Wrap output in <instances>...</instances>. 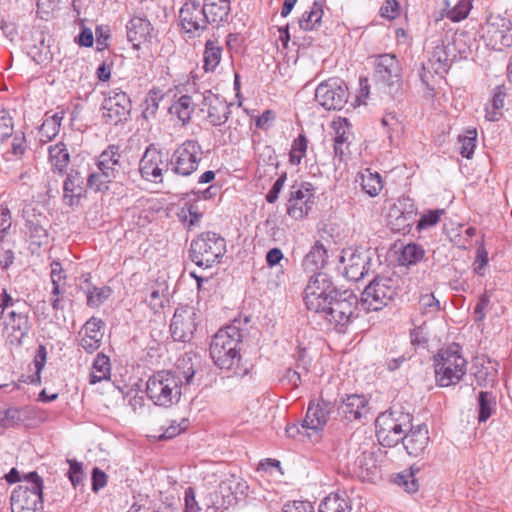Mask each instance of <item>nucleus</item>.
I'll return each mask as SVG.
<instances>
[{
	"mask_svg": "<svg viewBox=\"0 0 512 512\" xmlns=\"http://www.w3.org/2000/svg\"><path fill=\"white\" fill-rule=\"evenodd\" d=\"M195 375L191 357L183 358L174 370H162L149 377L146 393L157 406L171 407L181 398V387L190 385Z\"/></svg>",
	"mask_w": 512,
	"mask_h": 512,
	"instance_id": "f257e3e1",
	"label": "nucleus"
},
{
	"mask_svg": "<svg viewBox=\"0 0 512 512\" xmlns=\"http://www.w3.org/2000/svg\"><path fill=\"white\" fill-rule=\"evenodd\" d=\"M242 339V334L236 325H228L218 330L213 336L210 343V356L215 363L222 370H227L232 375L243 376L246 370L240 371V353L239 345Z\"/></svg>",
	"mask_w": 512,
	"mask_h": 512,
	"instance_id": "f03ea898",
	"label": "nucleus"
},
{
	"mask_svg": "<svg viewBox=\"0 0 512 512\" xmlns=\"http://www.w3.org/2000/svg\"><path fill=\"white\" fill-rule=\"evenodd\" d=\"M433 363L436 383L440 387L456 385L467 373L468 361L457 343L441 348L434 355Z\"/></svg>",
	"mask_w": 512,
	"mask_h": 512,
	"instance_id": "7ed1b4c3",
	"label": "nucleus"
},
{
	"mask_svg": "<svg viewBox=\"0 0 512 512\" xmlns=\"http://www.w3.org/2000/svg\"><path fill=\"white\" fill-rule=\"evenodd\" d=\"M358 297L352 290H339L323 312L316 317L339 332H344L348 325L357 317Z\"/></svg>",
	"mask_w": 512,
	"mask_h": 512,
	"instance_id": "20e7f679",
	"label": "nucleus"
},
{
	"mask_svg": "<svg viewBox=\"0 0 512 512\" xmlns=\"http://www.w3.org/2000/svg\"><path fill=\"white\" fill-rule=\"evenodd\" d=\"M43 480L36 472L23 476V483L18 485L11 494L12 512L43 511Z\"/></svg>",
	"mask_w": 512,
	"mask_h": 512,
	"instance_id": "39448f33",
	"label": "nucleus"
},
{
	"mask_svg": "<svg viewBox=\"0 0 512 512\" xmlns=\"http://www.w3.org/2000/svg\"><path fill=\"white\" fill-rule=\"evenodd\" d=\"M189 252L193 263L199 267L210 268L224 256L226 241L215 232H204L192 240Z\"/></svg>",
	"mask_w": 512,
	"mask_h": 512,
	"instance_id": "423d86ee",
	"label": "nucleus"
},
{
	"mask_svg": "<svg viewBox=\"0 0 512 512\" xmlns=\"http://www.w3.org/2000/svg\"><path fill=\"white\" fill-rule=\"evenodd\" d=\"M412 416L399 410L381 413L375 421L376 436L383 446L397 445L412 424Z\"/></svg>",
	"mask_w": 512,
	"mask_h": 512,
	"instance_id": "0eeeda50",
	"label": "nucleus"
},
{
	"mask_svg": "<svg viewBox=\"0 0 512 512\" xmlns=\"http://www.w3.org/2000/svg\"><path fill=\"white\" fill-rule=\"evenodd\" d=\"M339 289L325 273H317L310 277L305 289L303 300L307 310L315 317L331 304Z\"/></svg>",
	"mask_w": 512,
	"mask_h": 512,
	"instance_id": "6e6552de",
	"label": "nucleus"
},
{
	"mask_svg": "<svg viewBox=\"0 0 512 512\" xmlns=\"http://www.w3.org/2000/svg\"><path fill=\"white\" fill-rule=\"evenodd\" d=\"M202 159L203 149L199 142L188 139L174 150L169 165L174 174L187 177L198 169Z\"/></svg>",
	"mask_w": 512,
	"mask_h": 512,
	"instance_id": "1a4fd4ad",
	"label": "nucleus"
},
{
	"mask_svg": "<svg viewBox=\"0 0 512 512\" xmlns=\"http://www.w3.org/2000/svg\"><path fill=\"white\" fill-rule=\"evenodd\" d=\"M397 294L395 281L390 277L377 276L364 289L361 304L367 311H379Z\"/></svg>",
	"mask_w": 512,
	"mask_h": 512,
	"instance_id": "9d476101",
	"label": "nucleus"
},
{
	"mask_svg": "<svg viewBox=\"0 0 512 512\" xmlns=\"http://www.w3.org/2000/svg\"><path fill=\"white\" fill-rule=\"evenodd\" d=\"M334 411L335 404L331 401L323 398L311 400L308 404L305 418L301 422V427L306 437L317 441Z\"/></svg>",
	"mask_w": 512,
	"mask_h": 512,
	"instance_id": "9b49d317",
	"label": "nucleus"
},
{
	"mask_svg": "<svg viewBox=\"0 0 512 512\" xmlns=\"http://www.w3.org/2000/svg\"><path fill=\"white\" fill-rule=\"evenodd\" d=\"M315 100L326 110H341L348 100V88L342 79L329 78L317 86Z\"/></svg>",
	"mask_w": 512,
	"mask_h": 512,
	"instance_id": "f8f14e48",
	"label": "nucleus"
},
{
	"mask_svg": "<svg viewBox=\"0 0 512 512\" xmlns=\"http://www.w3.org/2000/svg\"><path fill=\"white\" fill-rule=\"evenodd\" d=\"M482 38L486 45L501 51L512 45V24L501 16H491L482 28Z\"/></svg>",
	"mask_w": 512,
	"mask_h": 512,
	"instance_id": "ddd939ff",
	"label": "nucleus"
},
{
	"mask_svg": "<svg viewBox=\"0 0 512 512\" xmlns=\"http://www.w3.org/2000/svg\"><path fill=\"white\" fill-rule=\"evenodd\" d=\"M314 205V187L309 182L294 183L289 190L287 214L299 220L308 215Z\"/></svg>",
	"mask_w": 512,
	"mask_h": 512,
	"instance_id": "4468645a",
	"label": "nucleus"
},
{
	"mask_svg": "<svg viewBox=\"0 0 512 512\" xmlns=\"http://www.w3.org/2000/svg\"><path fill=\"white\" fill-rule=\"evenodd\" d=\"M417 216V208L410 198H399L389 208L387 226L397 233H409Z\"/></svg>",
	"mask_w": 512,
	"mask_h": 512,
	"instance_id": "2eb2a0df",
	"label": "nucleus"
},
{
	"mask_svg": "<svg viewBox=\"0 0 512 512\" xmlns=\"http://www.w3.org/2000/svg\"><path fill=\"white\" fill-rule=\"evenodd\" d=\"M28 308L12 309L3 315L4 334L9 344L21 346L23 339L27 337L31 322L29 320Z\"/></svg>",
	"mask_w": 512,
	"mask_h": 512,
	"instance_id": "dca6fc26",
	"label": "nucleus"
},
{
	"mask_svg": "<svg viewBox=\"0 0 512 512\" xmlns=\"http://www.w3.org/2000/svg\"><path fill=\"white\" fill-rule=\"evenodd\" d=\"M197 328V311L192 306H179L175 309L170 323L171 336L175 341L188 342Z\"/></svg>",
	"mask_w": 512,
	"mask_h": 512,
	"instance_id": "f3484780",
	"label": "nucleus"
},
{
	"mask_svg": "<svg viewBox=\"0 0 512 512\" xmlns=\"http://www.w3.org/2000/svg\"><path fill=\"white\" fill-rule=\"evenodd\" d=\"M375 76L390 92L397 91L402 83V67L396 55H378L375 59Z\"/></svg>",
	"mask_w": 512,
	"mask_h": 512,
	"instance_id": "a211bd4d",
	"label": "nucleus"
},
{
	"mask_svg": "<svg viewBox=\"0 0 512 512\" xmlns=\"http://www.w3.org/2000/svg\"><path fill=\"white\" fill-rule=\"evenodd\" d=\"M131 110V100L128 95L116 88L108 92L102 104V117L106 123L117 125L126 120Z\"/></svg>",
	"mask_w": 512,
	"mask_h": 512,
	"instance_id": "6ab92c4d",
	"label": "nucleus"
},
{
	"mask_svg": "<svg viewBox=\"0 0 512 512\" xmlns=\"http://www.w3.org/2000/svg\"><path fill=\"white\" fill-rule=\"evenodd\" d=\"M179 21L182 30L192 36L200 35L210 23L202 5L195 0H187L183 4L179 11Z\"/></svg>",
	"mask_w": 512,
	"mask_h": 512,
	"instance_id": "aec40b11",
	"label": "nucleus"
},
{
	"mask_svg": "<svg viewBox=\"0 0 512 512\" xmlns=\"http://www.w3.org/2000/svg\"><path fill=\"white\" fill-rule=\"evenodd\" d=\"M169 167L165 154L153 144L149 145L139 162V171L147 181L158 183L162 181V173Z\"/></svg>",
	"mask_w": 512,
	"mask_h": 512,
	"instance_id": "412c9836",
	"label": "nucleus"
},
{
	"mask_svg": "<svg viewBox=\"0 0 512 512\" xmlns=\"http://www.w3.org/2000/svg\"><path fill=\"white\" fill-rule=\"evenodd\" d=\"M199 106L202 112H206L207 120L213 126H221L229 119L231 104L209 90L201 95Z\"/></svg>",
	"mask_w": 512,
	"mask_h": 512,
	"instance_id": "4be33fe9",
	"label": "nucleus"
},
{
	"mask_svg": "<svg viewBox=\"0 0 512 512\" xmlns=\"http://www.w3.org/2000/svg\"><path fill=\"white\" fill-rule=\"evenodd\" d=\"M340 261L343 265V275L350 281L357 282L369 271L371 259L365 252L352 248L344 249Z\"/></svg>",
	"mask_w": 512,
	"mask_h": 512,
	"instance_id": "5701e85b",
	"label": "nucleus"
},
{
	"mask_svg": "<svg viewBox=\"0 0 512 512\" xmlns=\"http://www.w3.org/2000/svg\"><path fill=\"white\" fill-rule=\"evenodd\" d=\"M400 442H402L408 455L423 457L427 452L430 442L427 425L423 423L413 426L411 424Z\"/></svg>",
	"mask_w": 512,
	"mask_h": 512,
	"instance_id": "b1692460",
	"label": "nucleus"
},
{
	"mask_svg": "<svg viewBox=\"0 0 512 512\" xmlns=\"http://www.w3.org/2000/svg\"><path fill=\"white\" fill-rule=\"evenodd\" d=\"M351 473L362 480H371L377 472L374 454L368 450L359 449L348 462Z\"/></svg>",
	"mask_w": 512,
	"mask_h": 512,
	"instance_id": "393cba45",
	"label": "nucleus"
},
{
	"mask_svg": "<svg viewBox=\"0 0 512 512\" xmlns=\"http://www.w3.org/2000/svg\"><path fill=\"white\" fill-rule=\"evenodd\" d=\"M103 327V321L96 317H91L83 325L79 332L81 336L79 344L87 353H93L100 347L103 338Z\"/></svg>",
	"mask_w": 512,
	"mask_h": 512,
	"instance_id": "a878e982",
	"label": "nucleus"
},
{
	"mask_svg": "<svg viewBox=\"0 0 512 512\" xmlns=\"http://www.w3.org/2000/svg\"><path fill=\"white\" fill-rule=\"evenodd\" d=\"M127 39L133 48L139 49L141 44L151 42L154 37V28L148 19L133 17L126 25Z\"/></svg>",
	"mask_w": 512,
	"mask_h": 512,
	"instance_id": "bb28decb",
	"label": "nucleus"
},
{
	"mask_svg": "<svg viewBox=\"0 0 512 512\" xmlns=\"http://www.w3.org/2000/svg\"><path fill=\"white\" fill-rule=\"evenodd\" d=\"M97 169L106 177L119 178L124 173L119 146L109 145L97 159Z\"/></svg>",
	"mask_w": 512,
	"mask_h": 512,
	"instance_id": "cd10ccee",
	"label": "nucleus"
},
{
	"mask_svg": "<svg viewBox=\"0 0 512 512\" xmlns=\"http://www.w3.org/2000/svg\"><path fill=\"white\" fill-rule=\"evenodd\" d=\"M332 129L334 131L332 139L333 154L335 158L342 161L345 151L350 145V138L352 136L351 125L346 118H339L332 122Z\"/></svg>",
	"mask_w": 512,
	"mask_h": 512,
	"instance_id": "c85d7f7f",
	"label": "nucleus"
},
{
	"mask_svg": "<svg viewBox=\"0 0 512 512\" xmlns=\"http://www.w3.org/2000/svg\"><path fill=\"white\" fill-rule=\"evenodd\" d=\"M23 216L25 218L26 233L34 240L35 244H43L48 238L47 230L44 227L46 217L36 214L34 209L24 210Z\"/></svg>",
	"mask_w": 512,
	"mask_h": 512,
	"instance_id": "c756f323",
	"label": "nucleus"
},
{
	"mask_svg": "<svg viewBox=\"0 0 512 512\" xmlns=\"http://www.w3.org/2000/svg\"><path fill=\"white\" fill-rule=\"evenodd\" d=\"M84 178L76 170H70L63 183V200L69 206L78 203L83 192Z\"/></svg>",
	"mask_w": 512,
	"mask_h": 512,
	"instance_id": "7c9ffc66",
	"label": "nucleus"
},
{
	"mask_svg": "<svg viewBox=\"0 0 512 512\" xmlns=\"http://www.w3.org/2000/svg\"><path fill=\"white\" fill-rule=\"evenodd\" d=\"M367 400L364 396L352 394L348 395L337 406L338 414L348 421L357 420L362 415V410L365 408Z\"/></svg>",
	"mask_w": 512,
	"mask_h": 512,
	"instance_id": "2f4dec72",
	"label": "nucleus"
},
{
	"mask_svg": "<svg viewBox=\"0 0 512 512\" xmlns=\"http://www.w3.org/2000/svg\"><path fill=\"white\" fill-rule=\"evenodd\" d=\"M248 486L246 482L232 475L219 484L218 492L223 498V504L231 505L237 500L238 495H244Z\"/></svg>",
	"mask_w": 512,
	"mask_h": 512,
	"instance_id": "473e14b6",
	"label": "nucleus"
},
{
	"mask_svg": "<svg viewBox=\"0 0 512 512\" xmlns=\"http://www.w3.org/2000/svg\"><path fill=\"white\" fill-rule=\"evenodd\" d=\"M202 7L210 24L216 25L226 21L231 10L230 0H204Z\"/></svg>",
	"mask_w": 512,
	"mask_h": 512,
	"instance_id": "72a5a7b5",
	"label": "nucleus"
},
{
	"mask_svg": "<svg viewBox=\"0 0 512 512\" xmlns=\"http://www.w3.org/2000/svg\"><path fill=\"white\" fill-rule=\"evenodd\" d=\"M327 258L326 248L321 242L317 241L305 255L302 266L306 271L317 274V271L325 266Z\"/></svg>",
	"mask_w": 512,
	"mask_h": 512,
	"instance_id": "f704fd0d",
	"label": "nucleus"
},
{
	"mask_svg": "<svg viewBox=\"0 0 512 512\" xmlns=\"http://www.w3.org/2000/svg\"><path fill=\"white\" fill-rule=\"evenodd\" d=\"M351 502L345 492L331 493L320 503L318 512H351Z\"/></svg>",
	"mask_w": 512,
	"mask_h": 512,
	"instance_id": "c9c22d12",
	"label": "nucleus"
},
{
	"mask_svg": "<svg viewBox=\"0 0 512 512\" xmlns=\"http://www.w3.org/2000/svg\"><path fill=\"white\" fill-rule=\"evenodd\" d=\"M49 162L54 172L63 174L70 162V154L66 144L58 142L48 148Z\"/></svg>",
	"mask_w": 512,
	"mask_h": 512,
	"instance_id": "e433bc0d",
	"label": "nucleus"
},
{
	"mask_svg": "<svg viewBox=\"0 0 512 512\" xmlns=\"http://www.w3.org/2000/svg\"><path fill=\"white\" fill-rule=\"evenodd\" d=\"M357 181H360L362 190L370 197L377 196L383 188V181L380 174L365 168L358 174Z\"/></svg>",
	"mask_w": 512,
	"mask_h": 512,
	"instance_id": "4c0bfd02",
	"label": "nucleus"
},
{
	"mask_svg": "<svg viewBox=\"0 0 512 512\" xmlns=\"http://www.w3.org/2000/svg\"><path fill=\"white\" fill-rule=\"evenodd\" d=\"M323 1L316 0L308 11H305L299 19V26L304 31H311L321 25L324 14Z\"/></svg>",
	"mask_w": 512,
	"mask_h": 512,
	"instance_id": "58836bf2",
	"label": "nucleus"
},
{
	"mask_svg": "<svg viewBox=\"0 0 512 512\" xmlns=\"http://www.w3.org/2000/svg\"><path fill=\"white\" fill-rule=\"evenodd\" d=\"M110 373V359L106 355L99 353L93 361L89 374V383L94 385L103 380H107L110 378Z\"/></svg>",
	"mask_w": 512,
	"mask_h": 512,
	"instance_id": "ea45409f",
	"label": "nucleus"
},
{
	"mask_svg": "<svg viewBox=\"0 0 512 512\" xmlns=\"http://www.w3.org/2000/svg\"><path fill=\"white\" fill-rule=\"evenodd\" d=\"M195 103L192 97L189 95H182L177 101H175L169 108L171 115L176 116L183 125L187 124L194 111Z\"/></svg>",
	"mask_w": 512,
	"mask_h": 512,
	"instance_id": "a19ab883",
	"label": "nucleus"
},
{
	"mask_svg": "<svg viewBox=\"0 0 512 512\" xmlns=\"http://www.w3.org/2000/svg\"><path fill=\"white\" fill-rule=\"evenodd\" d=\"M424 255L425 251L420 245L409 243L400 250L398 261L404 266L415 265L423 259Z\"/></svg>",
	"mask_w": 512,
	"mask_h": 512,
	"instance_id": "79ce46f5",
	"label": "nucleus"
},
{
	"mask_svg": "<svg viewBox=\"0 0 512 512\" xmlns=\"http://www.w3.org/2000/svg\"><path fill=\"white\" fill-rule=\"evenodd\" d=\"M222 48L213 40H208L203 53L204 69L206 72L214 71L221 61Z\"/></svg>",
	"mask_w": 512,
	"mask_h": 512,
	"instance_id": "37998d69",
	"label": "nucleus"
},
{
	"mask_svg": "<svg viewBox=\"0 0 512 512\" xmlns=\"http://www.w3.org/2000/svg\"><path fill=\"white\" fill-rule=\"evenodd\" d=\"M496 399L487 391H481L478 395V421L486 422L495 412Z\"/></svg>",
	"mask_w": 512,
	"mask_h": 512,
	"instance_id": "c03bdc74",
	"label": "nucleus"
},
{
	"mask_svg": "<svg viewBox=\"0 0 512 512\" xmlns=\"http://www.w3.org/2000/svg\"><path fill=\"white\" fill-rule=\"evenodd\" d=\"M505 93L497 87L494 91L492 99L487 103L485 111V118L488 121H498L502 116V109L504 107Z\"/></svg>",
	"mask_w": 512,
	"mask_h": 512,
	"instance_id": "a18cd8bd",
	"label": "nucleus"
},
{
	"mask_svg": "<svg viewBox=\"0 0 512 512\" xmlns=\"http://www.w3.org/2000/svg\"><path fill=\"white\" fill-rule=\"evenodd\" d=\"M64 118V112L59 111L54 113L51 116H47L45 120L43 121L42 125L40 126V134L42 137H45L47 139H52L55 137L61 126V122Z\"/></svg>",
	"mask_w": 512,
	"mask_h": 512,
	"instance_id": "49530a36",
	"label": "nucleus"
},
{
	"mask_svg": "<svg viewBox=\"0 0 512 512\" xmlns=\"http://www.w3.org/2000/svg\"><path fill=\"white\" fill-rule=\"evenodd\" d=\"M29 54L35 63L39 65H47L52 60L53 55L49 45L45 44L43 33H40L39 45H32L29 48Z\"/></svg>",
	"mask_w": 512,
	"mask_h": 512,
	"instance_id": "de8ad7c7",
	"label": "nucleus"
},
{
	"mask_svg": "<svg viewBox=\"0 0 512 512\" xmlns=\"http://www.w3.org/2000/svg\"><path fill=\"white\" fill-rule=\"evenodd\" d=\"M111 294L112 290L108 286H90L86 292L87 305L91 308H98L111 296Z\"/></svg>",
	"mask_w": 512,
	"mask_h": 512,
	"instance_id": "09e8293b",
	"label": "nucleus"
},
{
	"mask_svg": "<svg viewBox=\"0 0 512 512\" xmlns=\"http://www.w3.org/2000/svg\"><path fill=\"white\" fill-rule=\"evenodd\" d=\"M308 147V140L304 134H300L294 139L290 154L289 161L292 165H299L301 160L305 157Z\"/></svg>",
	"mask_w": 512,
	"mask_h": 512,
	"instance_id": "8fccbe9b",
	"label": "nucleus"
},
{
	"mask_svg": "<svg viewBox=\"0 0 512 512\" xmlns=\"http://www.w3.org/2000/svg\"><path fill=\"white\" fill-rule=\"evenodd\" d=\"M476 138H477V132L476 129H468L464 135L459 136V143H460V154L470 159L472 155L474 154V150L476 147Z\"/></svg>",
	"mask_w": 512,
	"mask_h": 512,
	"instance_id": "3c124183",
	"label": "nucleus"
},
{
	"mask_svg": "<svg viewBox=\"0 0 512 512\" xmlns=\"http://www.w3.org/2000/svg\"><path fill=\"white\" fill-rule=\"evenodd\" d=\"M418 304L421 314L428 318L434 317L440 310V303L433 294L422 295Z\"/></svg>",
	"mask_w": 512,
	"mask_h": 512,
	"instance_id": "603ef678",
	"label": "nucleus"
},
{
	"mask_svg": "<svg viewBox=\"0 0 512 512\" xmlns=\"http://www.w3.org/2000/svg\"><path fill=\"white\" fill-rule=\"evenodd\" d=\"M115 179L106 177L104 171L92 172L87 178V185L96 192L108 190V185Z\"/></svg>",
	"mask_w": 512,
	"mask_h": 512,
	"instance_id": "864d4df0",
	"label": "nucleus"
},
{
	"mask_svg": "<svg viewBox=\"0 0 512 512\" xmlns=\"http://www.w3.org/2000/svg\"><path fill=\"white\" fill-rule=\"evenodd\" d=\"M472 9V0H459L458 3L447 12V17L453 22L464 20Z\"/></svg>",
	"mask_w": 512,
	"mask_h": 512,
	"instance_id": "5fc2aeb1",
	"label": "nucleus"
},
{
	"mask_svg": "<svg viewBox=\"0 0 512 512\" xmlns=\"http://www.w3.org/2000/svg\"><path fill=\"white\" fill-rule=\"evenodd\" d=\"M22 413L23 409L21 408L7 409L0 418V427L7 429L19 425L23 421Z\"/></svg>",
	"mask_w": 512,
	"mask_h": 512,
	"instance_id": "6e6d98bb",
	"label": "nucleus"
},
{
	"mask_svg": "<svg viewBox=\"0 0 512 512\" xmlns=\"http://www.w3.org/2000/svg\"><path fill=\"white\" fill-rule=\"evenodd\" d=\"M430 62L437 65L435 67L436 72L447 70L449 67L450 58L444 45L437 46L434 49Z\"/></svg>",
	"mask_w": 512,
	"mask_h": 512,
	"instance_id": "4d7b16f0",
	"label": "nucleus"
},
{
	"mask_svg": "<svg viewBox=\"0 0 512 512\" xmlns=\"http://www.w3.org/2000/svg\"><path fill=\"white\" fill-rule=\"evenodd\" d=\"M474 376L477 384L483 387L493 386L496 381V371L493 367L481 366Z\"/></svg>",
	"mask_w": 512,
	"mask_h": 512,
	"instance_id": "13d9d810",
	"label": "nucleus"
},
{
	"mask_svg": "<svg viewBox=\"0 0 512 512\" xmlns=\"http://www.w3.org/2000/svg\"><path fill=\"white\" fill-rule=\"evenodd\" d=\"M443 213V209H436L428 211L425 214H422L419 221L417 222V229L421 231L435 226L439 222L440 217Z\"/></svg>",
	"mask_w": 512,
	"mask_h": 512,
	"instance_id": "bf43d9fd",
	"label": "nucleus"
},
{
	"mask_svg": "<svg viewBox=\"0 0 512 512\" xmlns=\"http://www.w3.org/2000/svg\"><path fill=\"white\" fill-rule=\"evenodd\" d=\"M490 307V297L488 294H482L473 310V319L475 322L481 323L484 321L487 311Z\"/></svg>",
	"mask_w": 512,
	"mask_h": 512,
	"instance_id": "052dcab7",
	"label": "nucleus"
},
{
	"mask_svg": "<svg viewBox=\"0 0 512 512\" xmlns=\"http://www.w3.org/2000/svg\"><path fill=\"white\" fill-rule=\"evenodd\" d=\"M13 120L6 110H0V143L13 135Z\"/></svg>",
	"mask_w": 512,
	"mask_h": 512,
	"instance_id": "680f3d73",
	"label": "nucleus"
},
{
	"mask_svg": "<svg viewBox=\"0 0 512 512\" xmlns=\"http://www.w3.org/2000/svg\"><path fill=\"white\" fill-rule=\"evenodd\" d=\"M69 463V471L68 477L72 483V485L76 488L81 485L84 479V473L82 468V463L76 460H68Z\"/></svg>",
	"mask_w": 512,
	"mask_h": 512,
	"instance_id": "e2e57ef3",
	"label": "nucleus"
},
{
	"mask_svg": "<svg viewBox=\"0 0 512 512\" xmlns=\"http://www.w3.org/2000/svg\"><path fill=\"white\" fill-rule=\"evenodd\" d=\"M19 307H21L22 309L24 308H27V305L25 302L19 300V299H16L14 300L8 293L6 290H3V292L1 293V302H0V308H1V313L2 315H6L5 314V311L8 309V308H12V309H18Z\"/></svg>",
	"mask_w": 512,
	"mask_h": 512,
	"instance_id": "0e129e2a",
	"label": "nucleus"
},
{
	"mask_svg": "<svg viewBox=\"0 0 512 512\" xmlns=\"http://www.w3.org/2000/svg\"><path fill=\"white\" fill-rule=\"evenodd\" d=\"M187 420L182 419L181 422L177 423L176 421H172L171 424L166 427L163 433L159 436L160 439H171L181 432L185 431L187 428Z\"/></svg>",
	"mask_w": 512,
	"mask_h": 512,
	"instance_id": "69168bd1",
	"label": "nucleus"
},
{
	"mask_svg": "<svg viewBox=\"0 0 512 512\" xmlns=\"http://www.w3.org/2000/svg\"><path fill=\"white\" fill-rule=\"evenodd\" d=\"M27 150L26 138L23 133L15 134L10 152L15 158L20 159Z\"/></svg>",
	"mask_w": 512,
	"mask_h": 512,
	"instance_id": "338daca9",
	"label": "nucleus"
},
{
	"mask_svg": "<svg viewBox=\"0 0 512 512\" xmlns=\"http://www.w3.org/2000/svg\"><path fill=\"white\" fill-rule=\"evenodd\" d=\"M283 512H314V507L309 501H293L285 504Z\"/></svg>",
	"mask_w": 512,
	"mask_h": 512,
	"instance_id": "774afa93",
	"label": "nucleus"
}]
</instances>
